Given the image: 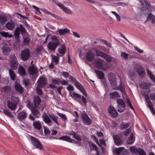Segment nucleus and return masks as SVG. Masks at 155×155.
I'll use <instances>...</instances> for the list:
<instances>
[{
	"instance_id": "680f3d73",
	"label": "nucleus",
	"mask_w": 155,
	"mask_h": 155,
	"mask_svg": "<svg viewBox=\"0 0 155 155\" xmlns=\"http://www.w3.org/2000/svg\"><path fill=\"white\" fill-rule=\"evenodd\" d=\"M23 83L25 84V86H28L30 84V81L28 79H24L23 80Z\"/></svg>"
},
{
	"instance_id": "052dcab7",
	"label": "nucleus",
	"mask_w": 155,
	"mask_h": 155,
	"mask_svg": "<svg viewBox=\"0 0 155 155\" xmlns=\"http://www.w3.org/2000/svg\"><path fill=\"white\" fill-rule=\"evenodd\" d=\"M40 88L41 87H37L36 89L37 93L40 96L41 95L43 94V91Z\"/></svg>"
},
{
	"instance_id": "423d86ee",
	"label": "nucleus",
	"mask_w": 155,
	"mask_h": 155,
	"mask_svg": "<svg viewBox=\"0 0 155 155\" xmlns=\"http://www.w3.org/2000/svg\"><path fill=\"white\" fill-rule=\"evenodd\" d=\"M30 52L29 50L26 48L21 51V59L24 61H27L30 57Z\"/></svg>"
},
{
	"instance_id": "f3484780",
	"label": "nucleus",
	"mask_w": 155,
	"mask_h": 155,
	"mask_svg": "<svg viewBox=\"0 0 155 155\" xmlns=\"http://www.w3.org/2000/svg\"><path fill=\"white\" fill-rule=\"evenodd\" d=\"M28 72L31 75H34L37 73L38 70L35 66L33 64L29 67Z\"/></svg>"
},
{
	"instance_id": "603ef678",
	"label": "nucleus",
	"mask_w": 155,
	"mask_h": 155,
	"mask_svg": "<svg viewBox=\"0 0 155 155\" xmlns=\"http://www.w3.org/2000/svg\"><path fill=\"white\" fill-rule=\"evenodd\" d=\"M65 13L69 14H72V12L68 8L64 7L62 10Z\"/></svg>"
},
{
	"instance_id": "412c9836",
	"label": "nucleus",
	"mask_w": 155,
	"mask_h": 155,
	"mask_svg": "<svg viewBox=\"0 0 155 155\" xmlns=\"http://www.w3.org/2000/svg\"><path fill=\"white\" fill-rule=\"evenodd\" d=\"M33 125L34 128L37 130H40L41 129L42 130L41 123L39 120L34 121L33 123Z\"/></svg>"
},
{
	"instance_id": "6e6552de",
	"label": "nucleus",
	"mask_w": 155,
	"mask_h": 155,
	"mask_svg": "<svg viewBox=\"0 0 155 155\" xmlns=\"http://www.w3.org/2000/svg\"><path fill=\"white\" fill-rule=\"evenodd\" d=\"M108 78L112 87H116L117 83L116 76L114 73H111L109 74Z\"/></svg>"
},
{
	"instance_id": "bf43d9fd",
	"label": "nucleus",
	"mask_w": 155,
	"mask_h": 155,
	"mask_svg": "<svg viewBox=\"0 0 155 155\" xmlns=\"http://www.w3.org/2000/svg\"><path fill=\"white\" fill-rule=\"evenodd\" d=\"M58 115L61 117L64 121H65L67 119V117L65 114L59 113L58 114Z\"/></svg>"
},
{
	"instance_id": "09e8293b",
	"label": "nucleus",
	"mask_w": 155,
	"mask_h": 155,
	"mask_svg": "<svg viewBox=\"0 0 155 155\" xmlns=\"http://www.w3.org/2000/svg\"><path fill=\"white\" fill-rule=\"evenodd\" d=\"M71 96L73 97L75 100H76L77 99H80L81 98V95L75 92H73L72 95H70Z\"/></svg>"
},
{
	"instance_id": "774afa93",
	"label": "nucleus",
	"mask_w": 155,
	"mask_h": 155,
	"mask_svg": "<svg viewBox=\"0 0 155 155\" xmlns=\"http://www.w3.org/2000/svg\"><path fill=\"white\" fill-rule=\"evenodd\" d=\"M150 97L152 100H155V93H152L150 94Z\"/></svg>"
},
{
	"instance_id": "de8ad7c7",
	"label": "nucleus",
	"mask_w": 155,
	"mask_h": 155,
	"mask_svg": "<svg viewBox=\"0 0 155 155\" xmlns=\"http://www.w3.org/2000/svg\"><path fill=\"white\" fill-rule=\"evenodd\" d=\"M147 74L149 75L150 79L153 82H155V78L154 75L152 74L151 72L149 71V69H147Z\"/></svg>"
},
{
	"instance_id": "c85d7f7f",
	"label": "nucleus",
	"mask_w": 155,
	"mask_h": 155,
	"mask_svg": "<svg viewBox=\"0 0 155 155\" xmlns=\"http://www.w3.org/2000/svg\"><path fill=\"white\" fill-rule=\"evenodd\" d=\"M58 139L71 143L74 140L72 139L70 137L66 136H63L60 137L59 138H58Z\"/></svg>"
},
{
	"instance_id": "6e6d98bb",
	"label": "nucleus",
	"mask_w": 155,
	"mask_h": 155,
	"mask_svg": "<svg viewBox=\"0 0 155 155\" xmlns=\"http://www.w3.org/2000/svg\"><path fill=\"white\" fill-rule=\"evenodd\" d=\"M150 92V90L149 89L147 91L145 92L143 94V95L145 99H148L149 97V94Z\"/></svg>"
},
{
	"instance_id": "72a5a7b5",
	"label": "nucleus",
	"mask_w": 155,
	"mask_h": 155,
	"mask_svg": "<svg viewBox=\"0 0 155 155\" xmlns=\"http://www.w3.org/2000/svg\"><path fill=\"white\" fill-rule=\"evenodd\" d=\"M32 113V114L34 116V117L36 118H38V115L39 114L40 112L37 109L34 108L31 110Z\"/></svg>"
},
{
	"instance_id": "9b49d317",
	"label": "nucleus",
	"mask_w": 155,
	"mask_h": 155,
	"mask_svg": "<svg viewBox=\"0 0 155 155\" xmlns=\"http://www.w3.org/2000/svg\"><path fill=\"white\" fill-rule=\"evenodd\" d=\"M130 151L133 153H137L139 155H146L143 150L140 148H137L136 147H131L130 148Z\"/></svg>"
},
{
	"instance_id": "37998d69",
	"label": "nucleus",
	"mask_w": 155,
	"mask_h": 155,
	"mask_svg": "<svg viewBox=\"0 0 155 155\" xmlns=\"http://www.w3.org/2000/svg\"><path fill=\"white\" fill-rule=\"evenodd\" d=\"M1 35L3 37H5V38H11L13 36V35H9L8 32H5L4 31H1Z\"/></svg>"
},
{
	"instance_id": "473e14b6",
	"label": "nucleus",
	"mask_w": 155,
	"mask_h": 155,
	"mask_svg": "<svg viewBox=\"0 0 155 155\" xmlns=\"http://www.w3.org/2000/svg\"><path fill=\"white\" fill-rule=\"evenodd\" d=\"M135 140L134 138L133 134L131 133L130 137L128 138L127 140V143L128 144H132L134 142Z\"/></svg>"
},
{
	"instance_id": "8fccbe9b",
	"label": "nucleus",
	"mask_w": 155,
	"mask_h": 155,
	"mask_svg": "<svg viewBox=\"0 0 155 155\" xmlns=\"http://www.w3.org/2000/svg\"><path fill=\"white\" fill-rule=\"evenodd\" d=\"M117 101L118 106L125 107L124 102L122 99H117Z\"/></svg>"
},
{
	"instance_id": "58836bf2",
	"label": "nucleus",
	"mask_w": 155,
	"mask_h": 155,
	"mask_svg": "<svg viewBox=\"0 0 155 155\" xmlns=\"http://www.w3.org/2000/svg\"><path fill=\"white\" fill-rule=\"evenodd\" d=\"M3 113L6 116L12 118H14L15 117L12 114V113L9 111L7 109H5L3 110Z\"/></svg>"
},
{
	"instance_id": "1a4fd4ad",
	"label": "nucleus",
	"mask_w": 155,
	"mask_h": 155,
	"mask_svg": "<svg viewBox=\"0 0 155 155\" xmlns=\"http://www.w3.org/2000/svg\"><path fill=\"white\" fill-rule=\"evenodd\" d=\"M30 139L32 144L37 148L40 150L42 149V144L36 138L31 136L30 137Z\"/></svg>"
},
{
	"instance_id": "13d9d810",
	"label": "nucleus",
	"mask_w": 155,
	"mask_h": 155,
	"mask_svg": "<svg viewBox=\"0 0 155 155\" xmlns=\"http://www.w3.org/2000/svg\"><path fill=\"white\" fill-rule=\"evenodd\" d=\"M27 107L29 108V109L31 110L33 109L34 107L33 106L32 104L31 103L30 101H27Z\"/></svg>"
},
{
	"instance_id": "338daca9",
	"label": "nucleus",
	"mask_w": 155,
	"mask_h": 155,
	"mask_svg": "<svg viewBox=\"0 0 155 155\" xmlns=\"http://www.w3.org/2000/svg\"><path fill=\"white\" fill-rule=\"evenodd\" d=\"M42 49V47L41 46L37 47V48L35 50V52L36 54H38L39 53L40 51H41Z\"/></svg>"
},
{
	"instance_id": "f704fd0d",
	"label": "nucleus",
	"mask_w": 155,
	"mask_h": 155,
	"mask_svg": "<svg viewBox=\"0 0 155 155\" xmlns=\"http://www.w3.org/2000/svg\"><path fill=\"white\" fill-rule=\"evenodd\" d=\"M151 19L152 23H155V16L153 15L152 13H150L148 15L147 19L146 21H148Z\"/></svg>"
},
{
	"instance_id": "79ce46f5",
	"label": "nucleus",
	"mask_w": 155,
	"mask_h": 155,
	"mask_svg": "<svg viewBox=\"0 0 155 155\" xmlns=\"http://www.w3.org/2000/svg\"><path fill=\"white\" fill-rule=\"evenodd\" d=\"M51 83L54 84L59 85L61 82V80L60 78H56L52 79L51 80Z\"/></svg>"
},
{
	"instance_id": "c9c22d12",
	"label": "nucleus",
	"mask_w": 155,
	"mask_h": 155,
	"mask_svg": "<svg viewBox=\"0 0 155 155\" xmlns=\"http://www.w3.org/2000/svg\"><path fill=\"white\" fill-rule=\"evenodd\" d=\"M110 97L112 99L118 98L120 97L117 91H114L112 93H110L109 94Z\"/></svg>"
},
{
	"instance_id": "2f4dec72",
	"label": "nucleus",
	"mask_w": 155,
	"mask_h": 155,
	"mask_svg": "<svg viewBox=\"0 0 155 155\" xmlns=\"http://www.w3.org/2000/svg\"><path fill=\"white\" fill-rule=\"evenodd\" d=\"M151 84L150 83H143L140 85V86L143 89H148V90L150 89V88Z\"/></svg>"
},
{
	"instance_id": "bb28decb",
	"label": "nucleus",
	"mask_w": 155,
	"mask_h": 155,
	"mask_svg": "<svg viewBox=\"0 0 155 155\" xmlns=\"http://www.w3.org/2000/svg\"><path fill=\"white\" fill-rule=\"evenodd\" d=\"M66 51L65 45H61V47L58 49V51L61 54L64 55Z\"/></svg>"
},
{
	"instance_id": "aec40b11",
	"label": "nucleus",
	"mask_w": 155,
	"mask_h": 155,
	"mask_svg": "<svg viewBox=\"0 0 155 155\" xmlns=\"http://www.w3.org/2000/svg\"><path fill=\"white\" fill-rule=\"evenodd\" d=\"M41 102V100L40 97L37 96L35 97L34 99V106L35 108H38L39 105Z\"/></svg>"
},
{
	"instance_id": "ea45409f",
	"label": "nucleus",
	"mask_w": 155,
	"mask_h": 155,
	"mask_svg": "<svg viewBox=\"0 0 155 155\" xmlns=\"http://www.w3.org/2000/svg\"><path fill=\"white\" fill-rule=\"evenodd\" d=\"M71 135H72L73 137L76 140L79 141L81 140V137H80V135L77 133H76L75 132H73Z\"/></svg>"
},
{
	"instance_id": "20e7f679",
	"label": "nucleus",
	"mask_w": 155,
	"mask_h": 155,
	"mask_svg": "<svg viewBox=\"0 0 155 155\" xmlns=\"http://www.w3.org/2000/svg\"><path fill=\"white\" fill-rule=\"evenodd\" d=\"M18 103V99L16 97H12L11 100H8L7 107L11 110H15L17 108V106Z\"/></svg>"
},
{
	"instance_id": "2eb2a0df",
	"label": "nucleus",
	"mask_w": 155,
	"mask_h": 155,
	"mask_svg": "<svg viewBox=\"0 0 155 155\" xmlns=\"http://www.w3.org/2000/svg\"><path fill=\"white\" fill-rule=\"evenodd\" d=\"M108 110L109 114L114 118H116L117 117L118 113L114 107L111 106H110Z\"/></svg>"
},
{
	"instance_id": "a19ab883",
	"label": "nucleus",
	"mask_w": 155,
	"mask_h": 155,
	"mask_svg": "<svg viewBox=\"0 0 155 155\" xmlns=\"http://www.w3.org/2000/svg\"><path fill=\"white\" fill-rule=\"evenodd\" d=\"M31 40L28 35L23 38V42L25 45H28Z\"/></svg>"
},
{
	"instance_id": "69168bd1",
	"label": "nucleus",
	"mask_w": 155,
	"mask_h": 155,
	"mask_svg": "<svg viewBox=\"0 0 155 155\" xmlns=\"http://www.w3.org/2000/svg\"><path fill=\"white\" fill-rule=\"evenodd\" d=\"M121 55L122 57H123L125 59L127 60L128 59L129 54L124 52H122L121 53Z\"/></svg>"
},
{
	"instance_id": "f8f14e48",
	"label": "nucleus",
	"mask_w": 155,
	"mask_h": 155,
	"mask_svg": "<svg viewBox=\"0 0 155 155\" xmlns=\"http://www.w3.org/2000/svg\"><path fill=\"white\" fill-rule=\"evenodd\" d=\"M37 82L38 87L44 88L47 84V80L45 78L41 77L38 79Z\"/></svg>"
},
{
	"instance_id": "a878e982",
	"label": "nucleus",
	"mask_w": 155,
	"mask_h": 155,
	"mask_svg": "<svg viewBox=\"0 0 155 155\" xmlns=\"http://www.w3.org/2000/svg\"><path fill=\"white\" fill-rule=\"evenodd\" d=\"M95 71L99 79H103L105 78L104 74L102 71L97 70H95Z\"/></svg>"
},
{
	"instance_id": "dca6fc26",
	"label": "nucleus",
	"mask_w": 155,
	"mask_h": 155,
	"mask_svg": "<svg viewBox=\"0 0 155 155\" xmlns=\"http://www.w3.org/2000/svg\"><path fill=\"white\" fill-rule=\"evenodd\" d=\"M27 114L26 112L24 110L19 112L18 114V118L21 121L24 120L27 117Z\"/></svg>"
},
{
	"instance_id": "7c9ffc66",
	"label": "nucleus",
	"mask_w": 155,
	"mask_h": 155,
	"mask_svg": "<svg viewBox=\"0 0 155 155\" xmlns=\"http://www.w3.org/2000/svg\"><path fill=\"white\" fill-rule=\"evenodd\" d=\"M49 115L52 120L56 123L57 125H59L57 121L58 119V116L54 114H49Z\"/></svg>"
},
{
	"instance_id": "7ed1b4c3",
	"label": "nucleus",
	"mask_w": 155,
	"mask_h": 155,
	"mask_svg": "<svg viewBox=\"0 0 155 155\" xmlns=\"http://www.w3.org/2000/svg\"><path fill=\"white\" fill-rule=\"evenodd\" d=\"M93 64L97 68L105 71L108 68V66L104 61L99 58H96Z\"/></svg>"
},
{
	"instance_id": "f03ea898",
	"label": "nucleus",
	"mask_w": 155,
	"mask_h": 155,
	"mask_svg": "<svg viewBox=\"0 0 155 155\" xmlns=\"http://www.w3.org/2000/svg\"><path fill=\"white\" fill-rule=\"evenodd\" d=\"M59 40L55 36L52 37L51 41H50L47 45L48 48L51 51H54L60 44Z\"/></svg>"
},
{
	"instance_id": "cd10ccee",
	"label": "nucleus",
	"mask_w": 155,
	"mask_h": 155,
	"mask_svg": "<svg viewBox=\"0 0 155 155\" xmlns=\"http://www.w3.org/2000/svg\"><path fill=\"white\" fill-rule=\"evenodd\" d=\"M94 49L96 53V55L97 56H100L102 58L104 56L105 53L102 52L98 50L97 48H93Z\"/></svg>"
},
{
	"instance_id": "a18cd8bd",
	"label": "nucleus",
	"mask_w": 155,
	"mask_h": 155,
	"mask_svg": "<svg viewBox=\"0 0 155 155\" xmlns=\"http://www.w3.org/2000/svg\"><path fill=\"white\" fill-rule=\"evenodd\" d=\"M70 31L69 29L65 28L64 29H60L59 30V33L60 35H63L66 33H68Z\"/></svg>"
},
{
	"instance_id": "ddd939ff",
	"label": "nucleus",
	"mask_w": 155,
	"mask_h": 155,
	"mask_svg": "<svg viewBox=\"0 0 155 155\" xmlns=\"http://www.w3.org/2000/svg\"><path fill=\"white\" fill-rule=\"evenodd\" d=\"M136 69L137 72L140 78H142L145 75V70L142 66L140 64H137L136 65Z\"/></svg>"
},
{
	"instance_id": "4be33fe9",
	"label": "nucleus",
	"mask_w": 155,
	"mask_h": 155,
	"mask_svg": "<svg viewBox=\"0 0 155 155\" xmlns=\"http://www.w3.org/2000/svg\"><path fill=\"white\" fill-rule=\"evenodd\" d=\"M18 73L22 77L24 76L26 74V72L25 68L21 65L19 66L18 70Z\"/></svg>"
},
{
	"instance_id": "49530a36",
	"label": "nucleus",
	"mask_w": 155,
	"mask_h": 155,
	"mask_svg": "<svg viewBox=\"0 0 155 155\" xmlns=\"http://www.w3.org/2000/svg\"><path fill=\"white\" fill-rule=\"evenodd\" d=\"M103 58L105 59L107 62H110L112 59V57L110 55L105 53Z\"/></svg>"
},
{
	"instance_id": "4468645a",
	"label": "nucleus",
	"mask_w": 155,
	"mask_h": 155,
	"mask_svg": "<svg viewBox=\"0 0 155 155\" xmlns=\"http://www.w3.org/2000/svg\"><path fill=\"white\" fill-rule=\"evenodd\" d=\"M95 54L91 51H88L86 54V58L87 61L92 62L94 61Z\"/></svg>"
},
{
	"instance_id": "39448f33",
	"label": "nucleus",
	"mask_w": 155,
	"mask_h": 155,
	"mask_svg": "<svg viewBox=\"0 0 155 155\" xmlns=\"http://www.w3.org/2000/svg\"><path fill=\"white\" fill-rule=\"evenodd\" d=\"M20 31L22 34L25 33L27 32L26 30L22 24H20L19 27H17L15 31L14 36L16 39L19 38L20 34Z\"/></svg>"
},
{
	"instance_id": "5701e85b",
	"label": "nucleus",
	"mask_w": 155,
	"mask_h": 155,
	"mask_svg": "<svg viewBox=\"0 0 155 155\" xmlns=\"http://www.w3.org/2000/svg\"><path fill=\"white\" fill-rule=\"evenodd\" d=\"M15 90L19 93L22 94L23 93L24 88L20 84L16 83L15 86Z\"/></svg>"
},
{
	"instance_id": "f257e3e1",
	"label": "nucleus",
	"mask_w": 155,
	"mask_h": 155,
	"mask_svg": "<svg viewBox=\"0 0 155 155\" xmlns=\"http://www.w3.org/2000/svg\"><path fill=\"white\" fill-rule=\"evenodd\" d=\"M62 74L65 78L69 77L71 81L73 83L75 87L81 92L84 91L85 89L84 86L76 79L71 75H69V73L68 72H63Z\"/></svg>"
},
{
	"instance_id": "5fc2aeb1",
	"label": "nucleus",
	"mask_w": 155,
	"mask_h": 155,
	"mask_svg": "<svg viewBox=\"0 0 155 155\" xmlns=\"http://www.w3.org/2000/svg\"><path fill=\"white\" fill-rule=\"evenodd\" d=\"M7 19L6 17L0 15V22L2 23H4L7 21Z\"/></svg>"
},
{
	"instance_id": "9d476101",
	"label": "nucleus",
	"mask_w": 155,
	"mask_h": 155,
	"mask_svg": "<svg viewBox=\"0 0 155 155\" xmlns=\"http://www.w3.org/2000/svg\"><path fill=\"white\" fill-rule=\"evenodd\" d=\"M81 118L84 124L90 125L92 123V121L88 115L84 111L81 114Z\"/></svg>"
},
{
	"instance_id": "a211bd4d",
	"label": "nucleus",
	"mask_w": 155,
	"mask_h": 155,
	"mask_svg": "<svg viewBox=\"0 0 155 155\" xmlns=\"http://www.w3.org/2000/svg\"><path fill=\"white\" fill-rule=\"evenodd\" d=\"M113 138L116 145L118 146L122 144V140L118 134L114 135Z\"/></svg>"
},
{
	"instance_id": "c756f323",
	"label": "nucleus",
	"mask_w": 155,
	"mask_h": 155,
	"mask_svg": "<svg viewBox=\"0 0 155 155\" xmlns=\"http://www.w3.org/2000/svg\"><path fill=\"white\" fill-rule=\"evenodd\" d=\"M2 91L7 94L10 93L11 91V88L10 87L8 86H6L4 87H2L1 88Z\"/></svg>"
},
{
	"instance_id": "3c124183",
	"label": "nucleus",
	"mask_w": 155,
	"mask_h": 155,
	"mask_svg": "<svg viewBox=\"0 0 155 155\" xmlns=\"http://www.w3.org/2000/svg\"><path fill=\"white\" fill-rule=\"evenodd\" d=\"M124 149V147H120L116 149L115 150V153L117 155H120L121 152Z\"/></svg>"
},
{
	"instance_id": "6ab92c4d",
	"label": "nucleus",
	"mask_w": 155,
	"mask_h": 155,
	"mask_svg": "<svg viewBox=\"0 0 155 155\" xmlns=\"http://www.w3.org/2000/svg\"><path fill=\"white\" fill-rule=\"evenodd\" d=\"M43 121L47 124H49L51 122V120L49 116L46 113H44L42 116Z\"/></svg>"
},
{
	"instance_id": "0e129e2a",
	"label": "nucleus",
	"mask_w": 155,
	"mask_h": 155,
	"mask_svg": "<svg viewBox=\"0 0 155 155\" xmlns=\"http://www.w3.org/2000/svg\"><path fill=\"white\" fill-rule=\"evenodd\" d=\"M127 102L128 105H129V107L130 108L133 110H134V108L133 107V106L130 100L129 99H127Z\"/></svg>"
},
{
	"instance_id": "e433bc0d",
	"label": "nucleus",
	"mask_w": 155,
	"mask_h": 155,
	"mask_svg": "<svg viewBox=\"0 0 155 155\" xmlns=\"http://www.w3.org/2000/svg\"><path fill=\"white\" fill-rule=\"evenodd\" d=\"M9 72L11 79L13 81L15 80V74L14 71L12 69H10Z\"/></svg>"
},
{
	"instance_id": "4c0bfd02",
	"label": "nucleus",
	"mask_w": 155,
	"mask_h": 155,
	"mask_svg": "<svg viewBox=\"0 0 155 155\" xmlns=\"http://www.w3.org/2000/svg\"><path fill=\"white\" fill-rule=\"evenodd\" d=\"M130 125V123L129 122L126 123H122L120 124V128L122 130L126 129L129 127Z\"/></svg>"
},
{
	"instance_id": "393cba45",
	"label": "nucleus",
	"mask_w": 155,
	"mask_h": 155,
	"mask_svg": "<svg viewBox=\"0 0 155 155\" xmlns=\"http://www.w3.org/2000/svg\"><path fill=\"white\" fill-rule=\"evenodd\" d=\"M2 53L5 55H8L10 52L11 50L8 46H3L1 48Z\"/></svg>"
},
{
	"instance_id": "4d7b16f0",
	"label": "nucleus",
	"mask_w": 155,
	"mask_h": 155,
	"mask_svg": "<svg viewBox=\"0 0 155 155\" xmlns=\"http://www.w3.org/2000/svg\"><path fill=\"white\" fill-rule=\"evenodd\" d=\"M135 73L134 71L130 72L128 74V75L130 79L133 80L135 77Z\"/></svg>"
},
{
	"instance_id": "e2e57ef3",
	"label": "nucleus",
	"mask_w": 155,
	"mask_h": 155,
	"mask_svg": "<svg viewBox=\"0 0 155 155\" xmlns=\"http://www.w3.org/2000/svg\"><path fill=\"white\" fill-rule=\"evenodd\" d=\"M125 107L122 106H118V111L120 113L123 112L124 110Z\"/></svg>"
},
{
	"instance_id": "864d4df0",
	"label": "nucleus",
	"mask_w": 155,
	"mask_h": 155,
	"mask_svg": "<svg viewBox=\"0 0 155 155\" xmlns=\"http://www.w3.org/2000/svg\"><path fill=\"white\" fill-rule=\"evenodd\" d=\"M52 56V61L57 64L59 62V57L58 56L51 55Z\"/></svg>"
},
{
	"instance_id": "0eeeda50",
	"label": "nucleus",
	"mask_w": 155,
	"mask_h": 155,
	"mask_svg": "<svg viewBox=\"0 0 155 155\" xmlns=\"http://www.w3.org/2000/svg\"><path fill=\"white\" fill-rule=\"evenodd\" d=\"M9 64L10 66L12 69L14 70L17 69L18 62L15 56H13L11 57L9 61Z\"/></svg>"
},
{
	"instance_id": "b1692460",
	"label": "nucleus",
	"mask_w": 155,
	"mask_h": 155,
	"mask_svg": "<svg viewBox=\"0 0 155 155\" xmlns=\"http://www.w3.org/2000/svg\"><path fill=\"white\" fill-rule=\"evenodd\" d=\"M6 28L10 30H13L15 27V24L13 21L8 22L5 25Z\"/></svg>"
},
{
	"instance_id": "c03bdc74",
	"label": "nucleus",
	"mask_w": 155,
	"mask_h": 155,
	"mask_svg": "<svg viewBox=\"0 0 155 155\" xmlns=\"http://www.w3.org/2000/svg\"><path fill=\"white\" fill-rule=\"evenodd\" d=\"M113 89L115 90H120V91H121V92H123L124 91V88L123 87L122 82L120 81V85L116 86V87H113Z\"/></svg>"
}]
</instances>
